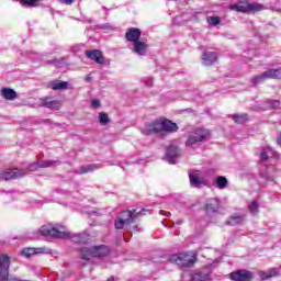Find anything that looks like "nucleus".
Instances as JSON below:
<instances>
[{
  "label": "nucleus",
  "mask_w": 281,
  "mask_h": 281,
  "mask_svg": "<svg viewBox=\"0 0 281 281\" xmlns=\"http://www.w3.org/2000/svg\"><path fill=\"white\" fill-rule=\"evenodd\" d=\"M104 256H109V247L101 246H85L81 248V258L82 260H91V258H104Z\"/></svg>",
  "instance_id": "6"
},
{
  "label": "nucleus",
  "mask_w": 281,
  "mask_h": 281,
  "mask_svg": "<svg viewBox=\"0 0 281 281\" xmlns=\"http://www.w3.org/2000/svg\"><path fill=\"white\" fill-rule=\"evenodd\" d=\"M148 42L144 40H138L135 44H133V49L134 54H137V56H146L148 54Z\"/></svg>",
  "instance_id": "13"
},
{
  "label": "nucleus",
  "mask_w": 281,
  "mask_h": 281,
  "mask_svg": "<svg viewBox=\"0 0 281 281\" xmlns=\"http://www.w3.org/2000/svg\"><path fill=\"white\" fill-rule=\"evenodd\" d=\"M258 201L254 200L249 205H248V210L250 212V214H252V216H256V214H258Z\"/></svg>",
  "instance_id": "34"
},
{
  "label": "nucleus",
  "mask_w": 281,
  "mask_h": 281,
  "mask_svg": "<svg viewBox=\"0 0 281 281\" xmlns=\"http://www.w3.org/2000/svg\"><path fill=\"white\" fill-rule=\"evenodd\" d=\"M266 72L267 78L278 79L281 78V68L269 69Z\"/></svg>",
  "instance_id": "30"
},
{
  "label": "nucleus",
  "mask_w": 281,
  "mask_h": 281,
  "mask_svg": "<svg viewBox=\"0 0 281 281\" xmlns=\"http://www.w3.org/2000/svg\"><path fill=\"white\" fill-rule=\"evenodd\" d=\"M49 87L50 89H53V91H64L66 89H69V82L55 80L49 83Z\"/></svg>",
  "instance_id": "21"
},
{
  "label": "nucleus",
  "mask_w": 281,
  "mask_h": 281,
  "mask_svg": "<svg viewBox=\"0 0 281 281\" xmlns=\"http://www.w3.org/2000/svg\"><path fill=\"white\" fill-rule=\"evenodd\" d=\"M63 3H65L66 5H71V3H74V0H61Z\"/></svg>",
  "instance_id": "38"
},
{
  "label": "nucleus",
  "mask_w": 281,
  "mask_h": 281,
  "mask_svg": "<svg viewBox=\"0 0 281 281\" xmlns=\"http://www.w3.org/2000/svg\"><path fill=\"white\" fill-rule=\"evenodd\" d=\"M218 210H221V201H218V199H211L206 202L205 204L206 214L209 215L216 214Z\"/></svg>",
  "instance_id": "17"
},
{
  "label": "nucleus",
  "mask_w": 281,
  "mask_h": 281,
  "mask_svg": "<svg viewBox=\"0 0 281 281\" xmlns=\"http://www.w3.org/2000/svg\"><path fill=\"white\" fill-rule=\"evenodd\" d=\"M99 122L101 126H106V124L111 122V120H109V114L106 112L99 113Z\"/></svg>",
  "instance_id": "32"
},
{
  "label": "nucleus",
  "mask_w": 281,
  "mask_h": 281,
  "mask_svg": "<svg viewBox=\"0 0 281 281\" xmlns=\"http://www.w3.org/2000/svg\"><path fill=\"white\" fill-rule=\"evenodd\" d=\"M132 232H140V229L137 226H133Z\"/></svg>",
  "instance_id": "39"
},
{
  "label": "nucleus",
  "mask_w": 281,
  "mask_h": 281,
  "mask_svg": "<svg viewBox=\"0 0 281 281\" xmlns=\"http://www.w3.org/2000/svg\"><path fill=\"white\" fill-rule=\"evenodd\" d=\"M86 56L90 60H94L97 65H104V55L100 49L86 50Z\"/></svg>",
  "instance_id": "16"
},
{
  "label": "nucleus",
  "mask_w": 281,
  "mask_h": 281,
  "mask_svg": "<svg viewBox=\"0 0 281 281\" xmlns=\"http://www.w3.org/2000/svg\"><path fill=\"white\" fill-rule=\"evenodd\" d=\"M41 248H24L21 251V255L24 256V258H32V256H36V254H41Z\"/></svg>",
  "instance_id": "26"
},
{
  "label": "nucleus",
  "mask_w": 281,
  "mask_h": 281,
  "mask_svg": "<svg viewBox=\"0 0 281 281\" xmlns=\"http://www.w3.org/2000/svg\"><path fill=\"white\" fill-rule=\"evenodd\" d=\"M168 261L173 265H178V267H193L194 262H196V252H181L178 255H170L168 257Z\"/></svg>",
  "instance_id": "5"
},
{
  "label": "nucleus",
  "mask_w": 281,
  "mask_h": 281,
  "mask_svg": "<svg viewBox=\"0 0 281 281\" xmlns=\"http://www.w3.org/2000/svg\"><path fill=\"white\" fill-rule=\"evenodd\" d=\"M181 155V149L177 145H169L166 149V159L168 164H176L175 159Z\"/></svg>",
  "instance_id": "14"
},
{
  "label": "nucleus",
  "mask_w": 281,
  "mask_h": 281,
  "mask_svg": "<svg viewBox=\"0 0 281 281\" xmlns=\"http://www.w3.org/2000/svg\"><path fill=\"white\" fill-rule=\"evenodd\" d=\"M91 106L92 109H98V106H100V100L98 99L92 100Z\"/></svg>",
  "instance_id": "36"
},
{
  "label": "nucleus",
  "mask_w": 281,
  "mask_h": 281,
  "mask_svg": "<svg viewBox=\"0 0 281 281\" xmlns=\"http://www.w3.org/2000/svg\"><path fill=\"white\" fill-rule=\"evenodd\" d=\"M229 278L233 281H251L254 280V272L246 269H241V270L232 272L229 274Z\"/></svg>",
  "instance_id": "10"
},
{
  "label": "nucleus",
  "mask_w": 281,
  "mask_h": 281,
  "mask_svg": "<svg viewBox=\"0 0 281 281\" xmlns=\"http://www.w3.org/2000/svg\"><path fill=\"white\" fill-rule=\"evenodd\" d=\"M0 95L4 98V100H15V98H18L16 91L12 88H2L0 90Z\"/></svg>",
  "instance_id": "22"
},
{
  "label": "nucleus",
  "mask_w": 281,
  "mask_h": 281,
  "mask_svg": "<svg viewBox=\"0 0 281 281\" xmlns=\"http://www.w3.org/2000/svg\"><path fill=\"white\" fill-rule=\"evenodd\" d=\"M139 214H144V210L140 212H137L136 210H134V212H121L114 221L115 229H124V227H127V225H133V223H135V218H137V215Z\"/></svg>",
  "instance_id": "4"
},
{
  "label": "nucleus",
  "mask_w": 281,
  "mask_h": 281,
  "mask_svg": "<svg viewBox=\"0 0 281 281\" xmlns=\"http://www.w3.org/2000/svg\"><path fill=\"white\" fill-rule=\"evenodd\" d=\"M210 131L206 128L199 127L192 132H190L188 139L186 142V146L190 148H196V146H201L204 142L210 139Z\"/></svg>",
  "instance_id": "3"
},
{
  "label": "nucleus",
  "mask_w": 281,
  "mask_h": 281,
  "mask_svg": "<svg viewBox=\"0 0 281 281\" xmlns=\"http://www.w3.org/2000/svg\"><path fill=\"white\" fill-rule=\"evenodd\" d=\"M177 131H179L177 123H172V121L164 119L146 125L143 133L144 135H157L158 137H164L166 133H177Z\"/></svg>",
  "instance_id": "1"
},
{
  "label": "nucleus",
  "mask_w": 281,
  "mask_h": 281,
  "mask_svg": "<svg viewBox=\"0 0 281 281\" xmlns=\"http://www.w3.org/2000/svg\"><path fill=\"white\" fill-rule=\"evenodd\" d=\"M0 281H25L16 277L10 278V257L8 255L0 256Z\"/></svg>",
  "instance_id": "7"
},
{
  "label": "nucleus",
  "mask_w": 281,
  "mask_h": 281,
  "mask_svg": "<svg viewBox=\"0 0 281 281\" xmlns=\"http://www.w3.org/2000/svg\"><path fill=\"white\" fill-rule=\"evenodd\" d=\"M232 120L235 124H245V122L249 120V115H247V113L233 114Z\"/></svg>",
  "instance_id": "25"
},
{
  "label": "nucleus",
  "mask_w": 281,
  "mask_h": 281,
  "mask_svg": "<svg viewBox=\"0 0 281 281\" xmlns=\"http://www.w3.org/2000/svg\"><path fill=\"white\" fill-rule=\"evenodd\" d=\"M258 276L261 281L269 280V278H276L280 276V268H271L268 271H259Z\"/></svg>",
  "instance_id": "20"
},
{
  "label": "nucleus",
  "mask_w": 281,
  "mask_h": 281,
  "mask_svg": "<svg viewBox=\"0 0 281 281\" xmlns=\"http://www.w3.org/2000/svg\"><path fill=\"white\" fill-rule=\"evenodd\" d=\"M207 22L210 23V25H218V23H221V18L211 16L207 19Z\"/></svg>",
  "instance_id": "35"
},
{
  "label": "nucleus",
  "mask_w": 281,
  "mask_h": 281,
  "mask_svg": "<svg viewBox=\"0 0 281 281\" xmlns=\"http://www.w3.org/2000/svg\"><path fill=\"white\" fill-rule=\"evenodd\" d=\"M216 60H218V57L214 52H204V54L202 55V65H204L205 67H211V65H214Z\"/></svg>",
  "instance_id": "19"
},
{
  "label": "nucleus",
  "mask_w": 281,
  "mask_h": 281,
  "mask_svg": "<svg viewBox=\"0 0 281 281\" xmlns=\"http://www.w3.org/2000/svg\"><path fill=\"white\" fill-rule=\"evenodd\" d=\"M265 80H268L267 72H262L258 76H255L251 79V83L254 85V87H257V85H262V82H265Z\"/></svg>",
  "instance_id": "29"
},
{
  "label": "nucleus",
  "mask_w": 281,
  "mask_h": 281,
  "mask_svg": "<svg viewBox=\"0 0 281 281\" xmlns=\"http://www.w3.org/2000/svg\"><path fill=\"white\" fill-rule=\"evenodd\" d=\"M218 190H225L229 186V181L224 176H218L215 180Z\"/></svg>",
  "instance_id": "27"
},
{
  "label": "nucleus",
  "mask_w": 281,
  "mask_h": 281,
  "mask_svg": "<svg viewBox=\"0 0 281 281\" xmlns=\"http://www.w3.org/2000/svg\"><path fill=\"white\" fill-rule=\"evenodd\" d=\"M41 1L43 0H20L22 5H26V8H38V5H41Z\"/></svg>",
  "instance_id": "31"
},
{
  "label": "nucleus",
  "mask_w": 281,
  "mask_h": 281,
  "mask_svg": "<svg viewBox=\"0 0 281 281\" xmlns=\"http://www.w3.org/2000/svg\"><path fill=\"white\" fill-rule=\"evenodd\" d=\"M42 236H52V238H70L74 243H83L82 236L71 232L58 231L56 227L42 226L40 229Z\"/></svg>",
  "instance_id": "2"
},
{
  "label": "nucleus",
  "mask_w": 281,
  "mask_h": 281,
  "mask_svg": "<svg viewBox=\"0 0 281 281\" xmlns=\"http://www.w3.org/2000/svg\"><path fill=\"white\" fill-rule=\"evenodd\" d=\"M54 166H60L59 160H42L41 162H32L29 166L30 172H34V170H38V168H54Z\"/></svg>",
  "instance_id": "12"
},
{
  "label": "nucleus",
  "mask_w": 281,
  "mask_h": 281,
  "mask_svg": "<svg viewBox=\"0 0 281 281\" xmlns=\"http://www.w3.org/2000/svg\"><path fill=\"white\" fill-rule=\"evenodd\" d=\"M98 168H100L98 165L81 166L79 168L78 175H87V172H93V170H98Z\"/></svg>",
  "instance_id": "28"
},
{
  "label": "nucleus",
  "mask_w": 281,
  "mask_h": 281,
  "mask_svg": "<svg viewBox=\"0 0 281 281\" xmlns=\"http://www.w3.org/2000/svg\"><path fill=\"white\" fill-rule=\"evenodd\" d=\"M228 10H234L235 12H262V10H265V5L258 2H239L232 4Z\"/></svg>",
  "instance_id": "8"
},
{
  "label": "nucleus",
  "mask_w": 281,
  "mask_h": 281,
  "mask_svg": "<svg viewBox=\"0 0 281 281\" xmlns=\"http://www.w3.org/2000/svg\"><path fill=\"white\" fill-rule=\"evenodd\" d=\"M145 85L146 87H153V78H148L147 80H145Z\"/></svg>",
  "instance_id": "37"
},
{
  "label": "nucleus",
  "mask_w": 281,
  "mask_h": 281,
  "mask_svg": "<svg viewBox=\"0 0 281 281\" xmlns=\"http://www.w3.org/2000/svg\"><path fill=\"white\" fill-rule=\"evenodd\" d=\"M226 223L232 227H236V225H245V223H247V215L245 214L233 215L228 217Z\"/></svg>",
  "instance_id": "18"
},
{
  "label": "nucleus",
  "mask_w": 281,
  "mask_h": 281,
  "mask_svg": "<svg viewBox=\"0 0 281 281\" xmlns=\"http://www.w3.org/2000/svg\"><path fill=\"white\" fill-rule=\"evenodd\" d=\"M27 175V170L25 169H7L0 173V181H10L12 179H21V177H25Z\"/></svg>",
  "instance_id": "9"
},
{
  "label": "nucleus",
  "mask_w": 281,
  "mask_h": 281,
  "mask_svg": "<svg viewBox=\"0 0 281 281\" xmlns=\"http://www.w3.org/2000/svg\"><path fill=\"white\" fill-rule=\"evenodd\" d=\"M36 104L37 106H44L45 109H52L53 111H58V109H60V101L52 100L49 97L37 99Z\"/></svg>",
  "instance_id": "11"
},
{
  "label": "nucleus",
  "mask_w": 281,
  "mask_h": 281,
  "mask_svg": "<svg viewBox=\"0 0 281 281\" xmlns=\"http://www.w3.org/2000/svg\"><path fill=\"white\" fill-rule=\"evenodd\" d=\"M125 38L128 43H133V45H135L142 40V31L137 27H130L125 34Z\"/></svg>",
  "instance_id": "15"
},
{
  "label": "nucleus",
  "mask_w": 281,
  "mask_h": 281,
  "mask_svg": "<svg viewBox=\"0 0 281 281\" xmlns=\"http://www.w3.org/2000/svg\"><path fill=\"white\" fill-rule=\"evenodd\" d=\"M258 155L261 161H268L269 157H273V149H271V147H262L261 151Z\"/></svg>",
  "instance_id": "24"
},
{
  "label": "nucleus",
  "mask_w": 281,
  "mask_h": 281,
  "mask_svg": "<svg viewBox=\"0 0 281 281\" xmlns=\"http://www.w3.org/2000/svg\"><path fill=\"white\" fill-rule=\"evenodd\" d=\"M190 183L193 188H201L203 181L199 177V171H192L189 173Z\"/></svg>",
  "instance_id": "23"
},
{
  "label": "nucleus",
  "mask_w": 281,
  "mask_h": 281,
  "mask_svg": "<svg viewBox=\"0 0 281 281\" xmlns=\"http://www.w3.org/2000/svg\"><path fill=\"white\" fill-rule=\"evenodd\" d=\"M266 104L267 106H265V109H278L280 106V101L268 99Z\"/></svg>",
  "instance_id": "33"
}]
</instances>
